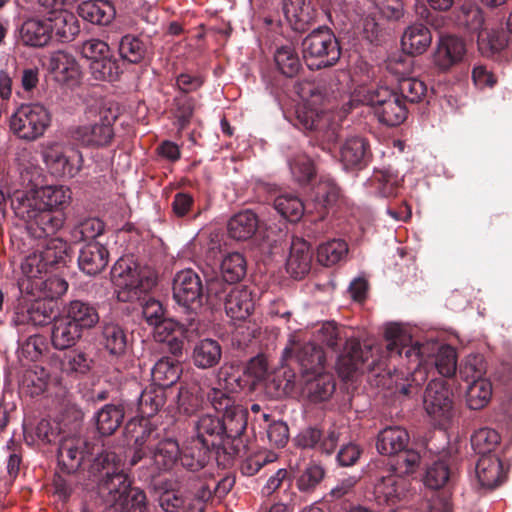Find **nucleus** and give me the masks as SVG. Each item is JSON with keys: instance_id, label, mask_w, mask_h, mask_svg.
<instances>
[{"instance_id": "nucleus-27", "label": "nucleus", "mask_w": 512, "mask_h": 512, "mask_svg": "<svg viewBox=\"0 0 512 512\" xmlns=\"http://www.w3.org/2000/svg\"><path fill=\"white\" fill-rule=\"evenodd\" d=\"M432 42V34L427 26L415 23L408 26L401 37L402 50L408 55H422Z\"/></svg>"}, {"instance_id": "nucleus-40", "label": "nucleus", "mask_w": 512, "mask_h": 512, "mask_svg": "<svg viewBox=\"0 0 512 512\" xmlns=\"http://www.w3.org/2000/svg\"><path fill=\"white\" fill-rule=\"evenodd\" d=\"M180 364L168 357L158 360L151 370V376L155 386L163 389L172 386L180 377Z\"/></svg>"}, {"instance_id": "nucleus-52", "label": "nucleus", "mask_w": 512, "mask_h": 512, "mask_svg": "<svg viewBox=\"0 0 512 512\" xmlns=\"http://www.w3.org/2000/svg\"><path fill=\"white\" fill-rule=\"evenodd\" d=\"M375 115L380 122L388 126H397L406 119L407 110L403 101L397 96L386 105L379 107Z\"/></svg>"}, {"instance_id": "nucleus-33", "label": "nucleus", "mask_w": 512, "mask_h": 512, "mask_svg": "<svg viewBox=\"0 0 512 512\" xmlns=\"http://www.w3.org/2000/svg\"><path fill=\"white\" fill-rule=\"evenodd\" d=\"M258 217L251 210H244L233 215L227 224L231 238L244 241L250 239L257 231Z\"/></svg>"}, {"instance_id": "nucleus-8", "label": "nucleus", "mask_w": 512, "mask_h": 512, "mask_svg": "<svg viewBox=\"0 0 512 512\" xmlns=\"http://www.w3.org/2000/svg\"><path fill=\"white\" fill-rule=\"evenodd\" d=\"M100 491L108 494L107 501L120 512H147L145 493L131 489L130 481L124 473H107Z\"/></svg>"}, {"instance_id": "nucleus-24", "label": "nucleus", "mask_w": 512, "mask_h": 512, "mask_svg": "<svg viewBox=\"0 0 512 512\" xmlns=\"http://www.w3.org/2000/svg\"><path fill=\"white\" fill-rule=\"evenodd\" d=\"M52 38V26L43 18L27 19L20 28V40L26 46L43 47Z\"/></svg>"}, {"instance_id": "nucleus-44", "label": "nucleus", "mask_w": 512, "mask_h": 512, "mask_svg": "<svg viewBox=\"0 0 512 512\" xmlns=\"http://www.w3.org/2000/svg\"><path fill=\"white\" fill-rule=\"evenodd\" d=\"M277 69L286 77H294L302 69L300 57L290 45L278 48L274 54Z\"/></svg>"}, {"instance_id": "nucleus-30", "label": "nucleus", "mask_w": 512, "mask_h": 512, "mask_svg": "<svg viewBox=\"0 0 512 512\" xmlns=\"http://www.w3.org/2000/svg\"><path fill=\"white\" fill-rule=\"evenodd\" d=\"M46 20L51 23L52 35L63 41H70L79 33L80 27L76 16L66 9L48 11Z\"/></svg>"}, {"instance_id": "nucleus-57", "label": "nucleus", "mask_w": 512, "mask_h": 512, "mask_svg": "<svg viewBox=\"0 0 512 512\" xmlns=\"http://www.w3.org/2000/svg\"><path fill=\"white\" fill-rule=\"evenodd\" d=\"M451 476L448 464L445 461L434 462L427 468L424 483L432 489L443 487Z\"/></svg>"}, {"instance_id": "nucleus-53", "label": "nucleus", "mask_w": 512, "mask_h": 512, "mask_svg": "<svg viewBox=\"0 0 512 512\" xmlns=\"http://www.w3.org/2000/svg\"><path fill=\"white\" fill-rule=\"evenodd\" d=\"M146 47L141 39L133 35H125L119 43V55L129 63H139L145 56Z\"/></svg>"}, {"instance_id": "nucleus-13", "label": "nucleus", "mask_w": 512, "mask_h": 512, "mask_svg": "<svg viewBox=\"0 0 512 512\" xmlns=\"http://www.w3.org/2000/svg\"><path fill=\"white\" fill-rule=\"evenodd\" d=\"M81 54L89 61L91 74L96 80L114 81L117 79L119 67L106 42L89 39L82 43Z\"/></svg>"}, {"instance_id": "nucleus-47", "label": "nucleus", "mask_w": 512, "mask_h": 512, "mask_svg": "<svg viewBox=\"0 0 512 512\" xmlns=\"http://www.w3.org/2000/svg\"><path fill=\"white\" fill-rule=\"evenodd\" d=\"M274 207L282 217L291 222L298 221L306 209L301 199L291 193L279 195L274 200Z\"/></svg>"}, {"instance_id": "nucleus-62", "label": "nucleus", "mask_w": 512, "mask_h": 512, "mask_svg": "<svg viewBox=\"0 0 512 512\" xmlns=\"http://www.w3.org/2000/svg\"><path fill=\"white\" fill-rule=\"evenodd\" d=\"M324 475L325 471L321 465L310 463L298 477L297 486L301 491L312 490L321 482Z\"/></svg>"}, {"instance_id": "nucleus-6", "label": "nucleus", "mask_w": 512, "mask_h": 512, "mask_svg": "<svg viewBox=\"0 0 512 512\" xmlns=\"http://www.w3.org/2000/svg\"><path fill=\"white\" fill-rule=\"evenodd\" d=\"M71 201V191L64 185H31L11 196V207L32 206L43 210L63 211Z\"/></svg>"}, {"instance_id": "nucleus-2", "label": "nucleus", "mask_w": 512, "mask_h": 512, "mask_svg": "<svg viewBox=\"0 0 512 512\" xmlns=\"http://www.w3.org/2000/svg\"><path fill=\"white\" fill-rule=\"evenodd\" d=\"M242 388V381L236 374L233 366H223L219 370L217 386L210 389L207 394L213 408L223 413V427H225V437L236 438L246 429L247 410L236 404L231 393Z\"/></svg>"}, {"instance_id": "nucleus-1", "label": "nucleus", "mask_w": 512, "mask_h": 512, "mask_svg": "<svg viewBox=\"0 0 512 512\" xmlns=\"http://www.w3.org/2000/svg\"><path fill=\"white\" fill-rule=\"evenodd\" d=\"M386 338L388 340V349L396 350L401 356L402 351L398 347L402 346L405 350V357L409 361L417 363L410 382L408 384H398L396 381V390L407 395L413 386L422 385L428 378L427 366H434L437 372L443 377H452L457 370V352L450 345H441L436 341L429 340L423 343L413 342L409 329L398 323H390L386 326Z\"/></svg>"}, {"instance_id": "nucleus-26", "label": "nucleus", "mask_w": 512, "mask_h": 512, "mask_svg": "<svg viewBox=\"0 0 512 512\" xmlns=\"http://www.w3.org/2000/svg\"><path fill=\"white\" fill-rule=\"evenodd\" d=\"M108 260L107 248L98 242H91L80 250L78 265L84 273L93 276L107 266Z\"/></svg>"}, {"instance_id": "nucleus-15", "label": "nucleus", "mask_w": 512, "mask_h": 512, "mask_svg": "<svg viewBox=\"0 0 512 512\" xmlns=\"http://www.w3.org/2000/svg\"><path fill=\"white\" fill-rule=\"evenodd\" d=\"M203 286L200 276L192 269L176 273L173 279V298L186 310H193L202 304Z\"/></svg>"}, {"instance_id": "nucleus-63", "label": "nucleus", "mask_w": 512, "mask_h": 512, "mask_svg": "<svg viewBox=\"0 0 512 512\" xmlns=\"http://www.w3.org/2000/svg\"><path fill=\"white\" fill-rule=\"evenodd\" d=\"M397 96L398 95L388 87L381 86L367 91L365 101L374 109V113H376L379 107L386 105V103H389Z\"/></svg>"}, {"instance_id": "nucleus-59", "label": "nucleus", "mask_w": 512, "mask_h": 512, "mask_svg": "<svg viewBox=\"0 0 512 512\" xmlns=\"http://www.w3.org/2000/svg\"><path fill=\"white\" fill-rule=\"evenodd\" d=\"M294 179L300 184L309 182L315 175L314 164L306 155H297L289 162Z\"/></svg>"}, {"instance_id": "nucleus-21", "label": "nucleus", "mask_w": 512, "mask_h": 512, "mask_svg": "<svg viewBox=\"0 0 512 512\" xmlns=\"http://www.w3.org/2000/svg\"><path fill=\"white\" fill-rule=\"evenodd\" d=\"M340 439V433L335 429L330 430L327 435L314 427L302 429L294 438V443L302 449H317L322 453L331 454Z\"/></svg>"}, {"instance_id": "nucleus-39", "label": "nucleus", "mask_w": 512, "mask_h": 512, "mask_svg": "<svg viewBox=\"0 0 512 512\" xmlns=\"http://www.w3.org/2000/svg\"><path fill=\"white\" fill-rule=\"evenodd\" d=\"M478 46L482 54L493 55L508 48L512 51V38L503 29L484 30L478 34Z\"/></svg>"}, {"instance_id": "nucleus-17", "label": "nucleus", "mask_w": 512, "mask_h": 512, "mask_svg": "<svg viewBox=\"0 0 512 512\" xmlns=\"http://www.w3.org/2000/svg\"><path fill=\"white\" fill-rule=\"evenodd\" d=\"M466 54V44L460 37L454 35H441L436 41L432 53V63L442 72L450 70L463 61Z\"/></svg>"}, {"instance_id": "nucleus-35", "label": "nucleus", "mask_w": 512, "mask_h": 512, "mask_svg": "<svg viewBox=\"0 0 512 512\" xmlns=\"http://www.w3.org/2000/svg\"><path fill=\"white\" fill-rule=\"evenodd\" d=\"M476 476L484 488H494L503 478L502 464L495 455L481 456L476 464Z\"/></svg>"}, {"instance_id": "nucleus-10", "label": "nucleus", "mask_w": 512, "mask_h": 512, "mask_svg": "<svg viewBox=\"0 0 512 512\" xmlns=\"http://www.w3.org/2000/svg\"><path fill=\"white\" fill-rule=\"evenodd\" d=\"M379 348L374 345L362 347L357 340L346 342L344 352L338 357L336 369L339 376L349 379L357 371H374L382 365V360L375 355Z\"/></svg>"}, {"instance_id": "nucleus-41", "label": "nucleus", "mask_w": 512, "mask_h": 512, "mask_svg": "<svg viewBox=\"0 0 512 512\" xmlns=\"http://www.w3.org/2000/svg\"><path fill=\"white\" fill-rule=\"evenodd\" d=\"M124 410L120 405L106 404L94 416L97 429L102 435H111L120 426Z\"/></svg>"}, {"instance_id": "nucleus-51", "label": "nucleus", "mask_w": 512, "mask_h": 512, "mask_svg": "<svg viewBox=\"0 0 512 512\" xmlns=\"http://www.w3.org/2000/svg\"><path fill=\"white\" fill-rule=\"evenodd\" d=\"M347 252L348 246L345 241L333 239L318 247L317 259L324 266H332L340 262Z\"/></svg>"}, {"instance_id": "nucleus-48", "label": "nucleus", "mask_w": 512, "mask_h": 512, "mask_svg": "<svg viewBox=\"0 0 512 512\" xmlns=\"http://www.w3.org/2000/svg\"><path fill=\"white\" fill-rule=\"evenodd\" d=\"M220 271L228 283L240 281L246 274V261L242 254L232 252L225 255L221 261Z\"/></svg>"}, {"instance_id": "nucleus-29", "label": "nucleus", "mask_w": 512, "mask_h": 512, "mask_svg": "<svg viewBox=\"0 0 512 512\" xmlns=\"http://www.w3.org/2000/svg\"><path fill=\"white\" fill-rule=\"evenodd\" d=\"M63 316L81 331L91 329L99 322L96 308L80 300L70 301L63 309Z\"/></svg>"}, {"instance_id": "nucleus-45", "label": "nucleus", "mask_w": 512, "mask_h": 512, "mask_svg": "<svg viewBox=\"0 0 512 512\" xmlns=\"http://www.w3.org/2000/svg\"><path fill=\"white\" fill-rule=\"evenodd\" d=\"M492 397V384L488 379H477L470 382L466 390V402L470 409L484 408Z\"/></svg>"}, {"instance_id": "nucleus-7", "label": "nucleus", "mask_w": 512, "mask_h": 512, "mask_svg": "<svg viewBox=\"0 0 512 512\" xmlns=\"http://www.w3.org/2000/svg\"><path fill=\"white\" fill-rule=\"evenodd\" d=\"M50 124L51 113L40 103L21 105L10 119V129L13 134L27 142L41 138Z\"/></svg>"}, {"instance_id": "nucleus-11", "label": "nucleus", "mask_w": 512, "mask_h": 512, "mask_svg": "<svg viewBox=\"0 0 512 512\" xmlns=\"http://www.w3.org/2000/svg\"><path fill=\"white\" fill-rule=\"evenodd\" d=\"M12 209L26 223L28 233L36 239L54 238L65 223L63 211L32 208L29 204Z\"/></svg>"}, {"instance_id": "nucleus-58", "label": "nucleus", "mask_w": 512, "mask_h": 512, "mask_svg": "<svg viewBox=\"0 0 512 512\" xmlns=\"http://www.w3.org/2000/svg\"><path fill=\"white\" fill-rule=\"evenodd\" d=\"M399 91L406 100L417 103L426 95L425 83L417 78L403 77L399 79Z\"/></svg>"}, {"instance_id": "nucleus-28", "label": "nucleus", "mask_w": 512, "mask_h": 512, "mask_svg": "<svg viewBox=\"0 0 512 512\" xmlns=\"http://www.w3.org/2000/svg\"><path fill=\"white\" fill-rule=\"evenodd\" d=\"M409 443L408 432L399 426H390L379 432L376 447L382 455H397Z\"/></svg>"}, {"instance_id": "nucleus-4", "label": "nucleus", "mask_w": 512, "mask_h": 512, "mask_svg": "<svg viewBox=\"0 0 512 512\" xmlns=\"http://www.w3.org/2000/svg\"><path fill=\"white\" fill-rule=\"evenodd\" d=\"M111 280L116 287L117 299L122 302L139 300L156 285L155 274L140 268L129 258H120L111 269Z\"/></svg>"}, {"instance_id": "nucleus-64", "label": "nucleus", "mask_w": 512, "mask_h": 512, "mask_svg": "<svg viewBox=\"0 0 512 512\" xmlns=\"http://www.w3.org/2000/svg\"><path fill=\"white\" fill-rule=\"evenodd\" d=\"M340 337V330L334 322H324L314 332L316 341L325 344L328 347L335 348Z\"/></svg>"}, {"instance_id": "nucleus-32", "label": "nucleus", "mask_w": 512, "mask_h": 512, "mask_svg": "<svg viewBox=\"0 0 512 512\" xmlns=\"http://www.w3.org/2000/svg\"><path fill=\"white\" fill-rule=\"evenodd\" d=\"M77 325H74L66 317L61 315L54 319L51 333V341L54 348L58 350L68 349L74 346L82 337Z\"/></svg>"}, {"instance_id": "nucleus-14", "label": "nucleus", "mask_w": 512, "mask_h": 512, "mask_svg": "<svg viewBox=\"0 0 512 512\" xmlns=\"http://www.w3.org/2000/svg\"><path fill=\"white\" fill-rule=\"evenodd\" d=\"M452 392L446 381L433 379L424 394V408L439 425L444 426L454 416Z\"/></svg>"}, {"instance_id": "nucleus-20", "label": "nucleus", "mask_w": 512, "mask_h": 512, "mask_svg": "<svg viewBox=\"0 0 512 512\" xmlns=\"http://www.w3.org/2000/svg\"><path fill=\"white\" fill-rule=\"evenodd\" d=\"M409 483L399 475L381 477L374 485V496L381 505L394 506L408 494Z\"/></svg>"}, {"instance_id": "nucleus-38", "label": "nucleus", "mask_w": 512, "mask_h": 512, "mask_svg": "<svg viewBox=\"0 0 512 512\" xmlns=\"http://www.w3.org/2000/svg\"><path fill=\"white\" fill-rule=\"evenodd\" d=\"M84 442L80 438H69L63 440L58 448V461L66 472L72 473L77 470L83 459Z\"/></svg>"}, {"instance_id": "nucleus-46", "label": "nucleus", "mask_w": 512, "mask_h": 512, "mask_svg": "<svg viewBox=\"0 0 512 512\" xmlns=\"http://www.w3.org/2000/svg\"><path fill=\"white\" fill-rule=\"evenodd\" d=\"M103 344L112 355H122L127 347V334L117 323H106L102 331Z\"/></svg>"}, {"instance_id": "nucleus-9", "label": "nucleus", "mask_w": 512, "mask_h": 512, "mask_svg": "<svg viewBox=\"0 0 512 512\" xmlns=\"http://www.w3.org/2000/svg\"><path fill=\"white\" fill-rule=\"evenodd\" d=\"M87 118L91 121L78 126L73 132V137L88 147L109 144L114 135L112 124L116 119L115 114L110 109L103 107L91 108L87 112Z\"/></svg>"}, {"instance_id": "nucleus-43", "label": "nucleus", "mask_w": 512, "mask_h": 512, "mask_svg": "<svg viewBox=\"0 0 512 512\" xmlns=\"http://www.w3.org/2000/svg\"><path fill=\"white\" fill-rule=\"evenodd\" d=\"M67 243L61 238H44L43 243L37 248L38 254L49 268L64 264L67 257Z\"/></svg>"}, {"instance_id": "nucleus-37", "label": "nucleus", "mask_w": 512, "mask_h": 512, "mask_svg": "<svg viewBox=\"0 0 512 512\" xmlns=\"http://www.w3.org/2000/svg\"><path fill=\"white\" fill-rule=\"evenodd\" d=\"M78 12L83 19L99 25L109 24L115 15L112 4L102 0L85 1L79 5Z\"/></svg>"}, {"instance_id": "nucleus-3", "label": "nucleus", "mask_w": 512, "mask_h": 512, "mask_svg": "<svg viewBox=\"0 0 512 512\" xmlns=\"http://www.w3.org/2000/svg\"><path fill=\"white\" fill-rule=\"evenodd\" d=\"M139 429L140 434L135 438L137 449L131 464L147 458L155 473L172 469L180 454L177 441L172 438L160 439L159 433L147 421L141 422Z\"/></svg>"}, {"instance_id": "nucleus-49", "label": "nucleus", "mask_w": 512, "mask_h": 512, "mask_svg": "<svg viewBox=\"0 0 512 512\" xmlns=\"http://www.w3.org/2000/svg\"><path fill=\"white\" fill-rule=\"evenodd\" d=\"M501 437L499 433L491 428H480L471 436V446L475 453L486 456L491 453L500 444Z\"/></svg>"}, {"instance_id": "nucleus-25", "label": "nucleus", "mask_w": 512, "mask_h": 512, "mask_svg": "<svg viewBox=\"0 0 512 512\" xmlns=\"http://www.w3.org/2000/svg\"><path fill=\"white\" fill-rule=\"evenodd\" d=\"M197 441L206 451L223 442L225 427L218 416L211 414L203 415L196 423Z\"/></svg>"}, {"instance_id": "nucleus-31", "label": "nucleus", "mask_w": 512, "mask_h": 512, "mask_svg": "<svg viewBox=\"0 0 512 512\" xmlns=\"http://www.w3.org/2000/svg\"><path fill=\"white\" fill-rule=\"evenodd\" d=\"M192 362L199 369L215 367L221 360L222 347L220 343L211 338H204L194 344Z\"/></svg>"}, {"instance_id": "nucleus-12", "label": "nucleus", "mask_w": 512, "mask_h": 512, "mask_svg": "<svg viewBox=\"0 0 512 512\" xmlns=\"http://www.w3.org/2000/svg\"><path fill=\"white\" fill-rule=\"evenodd\" d=\"M41 155L49 172L56 177H75L83 166L82 153L59 142L43 145Z\"/></svg>"}, {"instance_id": "nucleus-19", "label": "nucleus", "mask_w": 512, "mask_h": 512, "mask_svg": "<svg viewBox=\"0 0 512 512\" xmlns=\"http://www.w3.org/2000/svg\"><path fill=\"white\" fill-rule=\"evenodd\" d=\"M21 292L30 295L35 299H56L64 295L68 289V283L59 276H50L36 279L34 282L29 280L18 281Z\"/></svg>"}, {"instance_id": "nucleus-22", "label": "nucleus", "mask_w": 512, "mask_h": 512, "mask_svg": "<svg viewBox=\"0 0 512 512\" xmlns=\"http://www.w3.org/2000/svg\"><path fill=\"white\" fill-rule=\"evenodd\" d=\"M224 293L226 314L235 320H245L254 310L255 302L250 289L244 286L230 288Z\"/></svg>"}, {"instance_id": "nucleus-55", "label": "nucleus", "mask_w": 512, "mask_h": 512, "mask_svg": "<svg viewBox=\"0 0 512 512\" xmlns=\"http://www.w3.org/2000/svg\"><path fill=\"white\" fill-rule=\"evenodd\" d=\"M49 267L43 261L40 254L37 251L29 254L21 264V271L23 277L19 279L21 280H29L34 282L36 279H41L46 273L49 271Z\"/></svg>"}, {"instance_id": "nucleus-56", "label": "nucleus", "mask_w": 512, "mask_h": 512, "mask_svg": "<svg viewBox=\"0 0 512 512\" xmlns=\"http://www.w3.org/2000/svg\"><path fill=\"white\" fill-rule=\"evenodd\" d=\"M244 375L251 387L264 382L269 376L267 359L262 355L252 358L244 369Z\"/></svg>"}, {"instance_id": "nucleus-54", "label": "nucleus", "mask_w": 512, "mask_h": 512, "mask_svg": "<svg viewBox=\"0 0 512 512\" xmlns=\"http://www.w3.org/2000/svg\"><path fill=\"white\" fill-rule=\"evenodd\" d=\"M399 182V177L389 171H378L370 179V184L375 189V194L381 197L396 195Z\"/></svg>"}, {"instance_id": "nucleus-18", "label": "nucleus", "mask_w": 512, "mask_h": 512, "mask_svg": "<svg viewBox=\"0 0 512 512\" xmlns=\"http://www.w3.org/2000/svg\"><path fill=\"white\" fill-rule=\"evenodd\" d=\"M370 158V145L363 137H350L340 146L339 160L345 170H361Z\"/></svg>"}, {"instance_id": "nucleus-16", "label": "nucleus", "mask_w": 512, "mask_h": 512, "mask_svg": "<svg viewBox=\"0 0 512 512\" xmlns=\"http://www.w3.org/2000/svg\"><path fill=\"white\" fill-rule=\"evenodd\" d=\"M293 354L307 375L318 373L324 368L326 358L322 348L312 342L301 344L295 334L290 336L283 350V358H290Z\"/></svg>"}, {"instance_id": "nucleus-36", "label": "nucleus", "mask_w": 512, "mask_h": 512, "mask_svg": "<svg viewBox=\"0 0 512 512\" xmlns=\"http://www.w3.org/2000/svg\"><path fill=\"white\" fill-rule=\"evenodd\" d=\"M52 308L41 301L35 299L32 303L21 306L16 312V322L18 324H32L34 326H43L52 319Z\"/></svg>"}, {"instance_id": "nucleus-42", "label": "nucleus", "mask_w": 512, "mask_h": 512, "mask_svg": "<svg viewBox=\"0 0 512 512\" xmlns=\"http://www.w3.org/2000/svg\"><path fill=\"white\" fill-rule=\"evenodd\" d=\"M165 400V389L161 386L150 385L142 391L139 397V413L143 418L152 417L163 407Z\"/></svg>"}, {"instance_id": "nucleus-61", "label": "nucleus", "mask_w": 512, "mask_h": 512, "mask_svg": "<svg viewBox=\"0 0 512 512\" xmlns=\"http://www.w3.org/2000/svg\"><path fill=\"white\" fill-rule=\"evenodd\" d=\"M420 454L413 450L405 448L402 452L397 454L394 463V470L399 474L410 475L417 471L420 465Z\"/></svg>"}, {"instance_id": "nucleus-34", "label": "nucleus", "mask_w": 512, "mask_h": 512, "mask_svg": "<svg viewBox=\"0 0 512 512\" xmlns=\"http://www.w3.org/2000/svg\"><path fill=\"white\" fill-rule=\"evenodd\" d=\"M312 374L314 377L306 380L303 387V393L311 402L314 403L328 400L335 390V383L332 375L323 373L322 371Z\"/></svg>"}, {"instance_id": "nucleus-23", "label": "nucleus", "mask_w": 512, "mask_h": 512, "mask_svg": "<svg viewBox=\"0 0 512 512\" xmlns=\"http://www.w3.org/2000/svg\"><path fill=\"white\" fill-rule=\"evenodd\" d=\"M312 251L308 242L301 238H293L289 255L286 260V270L295 279L303 278L311 268Z\"/></svg>"}, {"instance_id": "nucleus-60", "label": "nucleus", "mask_w": 512, "mask_h": 512, "mask_svg": "<svg viewBox=\"0 0 512 512\" xmlns=\"http://www.w3.org/2000/svg\"><path fill=\"white\" fill-rule=\"evenodd\" d=\"M485 372L486 366L484 359L481 355L477 354L467 356L460 367V375L467 382L485 379Z\"/></svg>"}, {"instance_id": "nucleus-50", "label": "nucleus", "mask_w": 512, "mask_h": 512, "mask_svg": "<svg viewBox=\"0 0 512 512\" xmlns=\"http://www.w3.org/2000/svg\"><path fill=\"white\" fill-rule=\"evenodd\" d=\"M104 228L105 225L99 218H85L70 230L71 241L80 243L93 240L104 232Z\"/></svg>"}, {"instance_id": "nucleus-5", "label": "nucleus", "mask_w": 512, "mask_h": 512, "mask_svg": "<svg viewBox=\"0 0 512 512\" xmlns=\"http://www.w3.org/2000/svg\"><path fill=\"white\" fill-rule=\"evenodd\" d=\"M303 59L310 70H320L335 65L341 56L335 35L327 28L316 29L302 42Z\"/></svg>"}]
</instances>
